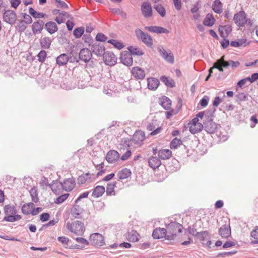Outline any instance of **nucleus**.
I'll return each instance as SVG.
<instances>
[{
    "label": "nucleus",
    "instance_id": "1",
    "mask_svg": "<svg viewBox=\"0 0 258 258\" xmlns=\"http://www.w3.org/2000/svg\"><path fill=\"white\" fill-rule=\"evenodd\" d=\"M201 117L204 128L208 133H214L217 128V124L213 121L214 114H198Z\"/></svg>",
    "mask_w": 258,
    "mask_h": 258
},
{
    "label": "nucleus",
    "instance_id": "2",
    "mask_svg": "<svg viewBox=\"0 0 258 258\" xmlns=\"http://www.w3.org/2000/svg\"><path fill=\"white\" fill-rule=\"evenodd\" d=\"M5 216L3 221L9 222L18 221L22 219V216L16 214L17 209L14 205H8L4 207Z\"/></svg>",
    "mask_w": 258,
    "mask_h": 258
},
{
    "label": "nucleus",
    "instance_id": "3",
    "mask_svg": "<svg viewBox=\"0 0 258 258\" xmlns=\"http://www.w3.org/2000/svg\"><path fill=\"white\" fill-rule=\"evenodd\" d=\"M183 228V226L177 222H171L166 226L167 235L166 236V239L173 240L177 236V233L182 232Z\"/></svg>",
    "mask_w": 258,
    "mask_h": 258
},
{
    "label": "nucleus",
    "instance_id": "4",
    "mask_svg": "<svg viewBox=\"0 0 258 258\" xmlns=\"http://www.w3.org/2000/svg\"><path fill=\"white\" fill-rule=\"evenodd\" d=\"M190 132L192 134H196L201 132L204 128V125L201 122V117L197 114L196 117L193 118L187 124Z\"/></svg>",
    "mask_w": 258,
    "mask_h": 258
},
{
    "label": "nucleus",
    "instance_id": "5",
    "mask_svg": "<svg viewBox=\"0 0 258 258\" xmlns=\"http://www.w3.org/2000/svg\"><path fill=\"white\" fill-rule=\"evenodd\" d=\"M67 228L71 232L78 235L83 234L85 230L84 223L79 221H74L72 223L68 222L67 223Z\"/></svg>",
    "mask_w": 258,
    "mask_h": 258
},
{
    "label": "nucleus",
    "instance_id": "6",
    "mask_svg": "<svg viewBox=\"0 0 258 258\" xmlns=\"http://www.w3.org/2000/svg\"><path fill=\"white\" fill-rule=\"evenodd\" d=\"M137 38L141 40L142 42L149 47L153 45V40L150 35L144 32L140 29H137L135 31Z\"/></svg>",
    "mask_w": 258,
    "mask_h": 258
},
{
    "label": "nucleus",
    "instance_id": "7",
    "mask_svg": "<svg viewBox=\"0 0 258 258\" xmlns=\"http://www.w3.org/2000/svg\"><path fill=\"white\" fill-rule=\"evenodd\" d=\"M233 20L235 24L239 27H243L247 22L246 14L243 11H240L234 15Z\"/></svg>",
    "mask_w": 258,
    "mask_h": 258
},
{
    "label": "nucleus",
    "instance_id": "8",
    "mask_svg": "<svg viewBox=\"0 0 258 258\" xmlns=\"http://www.w3.org/2000/svg\"><path fill=\"white\" fill-rule=\"evenodd\" d=\"M90 241L93 245L96 246H101L105 243L103 236L98 233L92 234L90 236Z\"/></svg>",
    "mask_w": 258,
    "mask_h": 258
},
{
    "label": "nucleus",
    "instance_id": "9",
    "mask_svg": "<svg viewBox=\"0 0 258 258\" xmlns=\"http://www.w3.org/2000/svg\"><path fill=\"white\" fill-rule=\"evenodd\" d=\"M196 237L202 241H207L206 243H205L206 246L210 247L212 242L210 240V234L209 231H203L201 232H197L196 234ZM203 244H205L204 243H203Z\"/></svg>",
    "mask_w": 258,
    "mask_h": 258
},
{
    "label": "nucleus",
    "instance_id": "10",
    "mask_svg": "<svg viewBox=\"0 0 258 258\" xmlns=\"http://www.w3.org/2000/svg\"><path fill=\"white\" fill-rule=\"evenodd\" d=\"M160 55L167 62L173 63L174 62V56L172 52L169 50L166 51L162 46H159L157 48Z\"/></svg>",
    "mask_w": 258,
    "mask_h": 258
},
{
    "label": "nucleus",
    "instance_id": "11",
    "mask_svg": "<svg viewBox=\"0 0 258 258\" xmlns=\"http://www.w3.org/2000/svg\"><path fill=\"white\" fill-rule=\"evenodd\" d=\"M103 58L105 63L110 66L115 65L117 61V57L110 51L105 52L103 55Z\"/></svg>",
    "mask_w": 258,
    "mask_h": 258
},
{
    "label": "nucleus",
    "instance_id": "12",
    "mask_svg": "<svg viewBox=\"0 0 258 258\" xmlns=\"http://www.w3.org/2000/svg\"><path fill=\"white\" fill-rule=\"evenodd\" d=\"M3 18L5 22L11 25H13L15 24L16 21L17 15L14 11L8 10L4 12Z\"/></svg>",
    "mask_w": 258,
    "mask_h": 258
},
{
    "label": "nucleus",
    "instance_id": "13",
    "mask_svg": "<svg viewBox=\"0 0 258 258\" xmlns=\"http://www.w3.org/2000/svg\"><path fill=\"white\" fill-rule=\"evenodd\" d=\"M61 187L66 191H71L74 188L76 182L73 178H69L63 180V182H60Z\"/></svg>",
    "mask_w": 258,
    "mask_h": 258
},
{
    "label": "nucleus",
    "instance_id": "14",
    "mask_svg": "<svg viewBox=\"0 0 258 258\" xmlns=\"http://www.w3.org/2000/svg\"><path fill=\"white\" fill-rule=\"evenodd\" d=\"M141 11L145 18H150L153 15V11L151 4L148 2H144L141 6Z\"/></svg>",
    "mask_w": 258,
    "mask_h": 258
},
{
    "label": "nucleus",
    "instance_id": "15",
    "mask_svg": "<svg viewBox=\"0 0 258 258\" xmlns=\"http://www.w3.org/2000/svg\"><path fill=\"white\" fill-rule=\"evenodd\" d=\"M167 235V228H155L152 233V236L154 239H161L165 238L166 239V236Z\"/></svg>",
    "mask_w": 258,
    "mask_h": 258
},
{
    "label": "nucleus",
    "instance_id": "16",
    "mask_svg": "<svg viewBox=\"0 0 258 258\" xmlns=\"http://www.w3.org/2000/svg\"><path fill=\"white\" fill-rule=\"evenodd\" d=\"M120 59L123 64L126 66H131L133 64V57L128 52L125 51L120 55Z\"/></svg>",
    "mask_w": 258,
    "mask_h": 258
},
{
    "label": "nucleus",
    "instance_id": "17",
    "mask_svg": "<svg viewBox=\"0 0 258 258\" xmlns=\"http://www.w3.org/2000/svg\"><path fill=\"white\" fill-rule=\"evenodd\" d=\"M219 234L223 238H228L231 236V231L230 223L222 225L219 229Z\"/></svg>",
    "mask_w": 258,
    "mask_h": 258
},
{
    "label": "nucleus",
    "instance_id": "18",
    "mask_svg": "<svg viewBox=\"0 0 258 258\" xmlns=\"http://www.w3.org/2000/svg\"><path fill=\"white\" fill-rule=\"evenodd\" d=\"M147 129L149 131H152L150 134V136H155L160 133L162 128L161 126H157L156 121L153 120L147 125Z\"/></svg>",
    "mask_w": 258,
    "mask_h": 258
},
{
    "label": "nucleus",
    "instance_id": "19",
    "mask_svg": "<svg viewBox=\"0 0 258 258\" xmlns=\"http://www.w3.org/2000/svg\"><path fill=\"white\" fill-rule=\"evenodd\" d=\"M119 158V153L115 150H110L105 157L106 161L109 163H114Z\"/></svg>",
    "mask_w": 258,
    "mask_h": 258
},
{
    "label": "nucleus",
    "instance_id": "20",
    "mask_svg": "<svg viewBox=\"0 0 258 258\" xmlns=\"http://www.w3.org/2000/svg\"><path fill=\"white\" fill-rule=\"evenodd\" d=\"M145 139V134L144 132L138 131L134 134L132 141L136 145H141Z\"/></svg>",
    "mask_w": 258,
    "mask_h": 258
},
{
    "label": "nucleus",
    "instance_id": "21",
    "mask_svg": "<svg viewBox=\"0 0 258 258\" xmlns=\"http://www.w3.org/2000/svg\"><path fill=\"white\" fill-rule=\"evenodd\" d=\"M91 49L92 52L98 56H102L105 53V47L98 43H95Z\"/></svg>",
    "mask_w": 258,
    "mask_h": 258
},
{
    "label": "nucleus",
    "instance_id": "22",
    "mask_svg": "<svg viewBox=\"0 0 258 258\" xmlns=\"http://www.w3.org/2000/svg\"><path fill=\"white\" fill-rule=\"evenodd\" d=\"M92 55V52L89 49L83 48L80 50L79 53V58L86 62L90 60Z\"/></svg>",
    "mask_w": 258,
    "mask_h": 258
},
{
    "label": "nucleus",
    "instance_id": "23",
    "mask_svg": "<svg viewBox=\"0 0 258 258\" xmlns=\"http://www.w3.org/2000/svg\"><path fill=\"white\" fill-rule=\"evenodd\" d=\"M132 75L137 79L142 80L145 77L144 71L138 67H134L132 69Z\"/></svg>",
    "mask_w": 258,
    "mask_h": 258
},
{
    "label": "nucleus",
    "instance_id": "24",
    "mask_svg": "<svg viewBox=\"0 0 258 258\" xmlns=\"http://www.w3.org/2000/svg\"><path fill=\"white\" fill-rule=\"evenodd\" d=\"M145 29L148 30L149 31L153 33L167 34L169 32V31L167 29H165L160 26H147L145 27Z\"/></svg>",
    "mask_w": 258,
    "mask_h": 258
},
{
    "label": "nucleus",
    "instance_id": "25",
    "mask_svg": "<svg viewBox=\"0 0 258 258\" xmlns=\"http://www.w3.org/2000/svg\"><path fill=\"white\" fill-rule=\"evenodd\" d=\"M84 210L79 205L76 204L74 205L71 210V214L75 218H81V214L83 213Z\"/></svg>",
    "mask_w": 258,
    "mask_h": 258
},
{
    "label": "nucleus",
    "instance_id": "26",
    "mask_svg": "<svg viewBox=\"0 0 258 258\" xmlns=\"http://www.w3.org/2000/svg\"><path fill=\"white\" fill-rule=\"evenodd\" d=\"M149 166L155 169L158 168L161 164L160 159L156 156H152L148 159Z\"/></svg>",
    "mask_w": 258,
    "mask_h": 258
},
{
    "label": "nucleus",
    "instance_id": "27",
    "mask_svg": "<svg viewBox=\"0 0 258 258\" xmlns=\"http://www.w3.org/2000/svg\"><path fill=\"white\" fill-rule=\"evenodd\" d=\"M132 174L130 169L126 168H123L119 171L117 173L118 180L126 179L131 176Z\"/></svg>",
    "mask_w": 258,
    "mask_h": 258
},
{
    "label": "nucleus",
    "instance_id": "28",
    "mask_svg": "<svg viewBox=\"0 0 258 258\" xmlns=\"http://www.w3.org/2000/svg\"><path fill=\"white\" fill-rule=\"evenodd\" d=\"M44 26V22L41 20H39L36 22H35L32 26V31L34 34L40 33L43 29Z\"/></svg>",
    "mask_w": 258,
    "mask_h": 258
},
{
    "label": "nucleus",
    "instance_id": "29",
    "mask_svg": "<svg viewBox=\"0 0 258 258\" xmlns=\"http://www.w3.org/2000/svg\"><path fill=\"white\" fill-rule=\"evenodd\" d=\"M171 155L172 152L169 149H161L158 152V156L160 160L168 159Z\"/></svg>",
    "mask_w": 258,
    "mask_h": 258
},
{
    "label": "nucleus",
    "instance_id": "30",
    "mask_svg": "<svg viewBox=\"0 0 258 258\" xmlns=\"http://www.w3.org/2000/svg\"><path fill=\"white\" fill-rule=\"evenodd\" d=\"M105 191V187L103 186L97 185L93 189L92 196L95 198H98L101 197Z\"/></svg>",
    "mask_w": 258,
    "mask_h": 258
},
{
    "label": "nucleus",
    "instance_id": "31",
    "mask_svg": "<svg viewBox=\"0 0 258 258\" xmlns=\"http://www.w3.org/2000/svg\"><path fill=\"white\" fill-rule=\"evenodd\" d=\"M148 87L150 90H155L159 85V81L155 78H148L147 80Z\"/></svg>",
    "mask_w": 258,
    "mask_h": 258
},
{
    "label": "nucleus",
    "instance_id": "32",
    "mask_svg": "<svg viewBox=\"0 0 258 258\" xmlns=\"http://www.w3.org/2000/svg\"><path fill=\"white\" fill-rule=\"evenodd\" d=\"M160 104L164 109L167 110H169L171 108V101L166 96H163L160 98Z\"/></svg>",
    "mask_w": 258,
    "mask_h": 258
},
{
    "label": "nucleus",
    "instance_id": "33",
    "mask_svg": "<svg viewBox=\"0 0 258 258\" xmlns=\"http://www.w3.org/2000/svg\"><path fill=\"white\" fill-rule=\"evenodd\" d=\"M219 31L220 36L222 38H225L231 33V28L228 26H220L219 27Z\"/></svg>",
    "mask_w": 258,
    "mask_h": 258
},
{
    "label": "nucleus",
    "instance_id": "34",
    "mask_svg": "<svg viewBox=\"0 0 258 258\" xmlns=\"http://www.w3.org/2000/svg\"><path fill=\"white\" fill-rule=\"evenodd\" d=\"M69 60V58L68 55L66 53H62L57 57L56 62L59 66H61L66 64Z\"/></svg>",
    "mask_w": 258,
    "mask_h": 258
},
{
    "label": "nucleus",
    "instance_id": "35",
    "mask_svg": "<svg viewBox=\"0 0 258 258\" xmlns=\"http://www.w3.org/2000/svg\"><path fill=\"white\" fill-rule=\"evenodd\" d=\"M117 181L110 182L107 184L106 194L107 196L115 195L114 188L116 186Z\"/></svg>",
    "mask_w": 258,
    "mask_h": 258
},
{
    "label": "nucleus",
    "instance_id": "36",
    "mask_svg": "<svg viewBox=\"0 0 258 258\" xmlns=\"http://www.w3.org/2000/svg\"><path fill=\"white\" fill-rule=\"evenodd\" d=\"M45 29L50 34H53L58 30L57 26L53 22H48L45 25Z\"/></svg>",
    "mask_w": 258,
    "mask_h": 258
},
{
    "label": "nucleus",
    "instance_id": "37",
    "mask_svg": "<svg viewBox=\"0 0 258 258\" xmlns=\"http://www.w3.org/2000/svg\"><path fill=\"white\" fill-rule=\"evenodd\" d=\"M34 207L35 205L33 203L24 204L22 207V212L25 215H29L31 214L32 210Z\"/></svg>",
    "mask_w": 258,
    "mask_h": 258
},
{
    "label": "nucleus",
    "instance_id": "38",
    "mask_svg": "<svg viewBox=\"0 0 258 258\" xmlns=\"http://www.w3.org/2000/svg\"><path fill=\"white\" fill-rule=\"evenodd\" d=\"M91 176L89 173L83 174L79 176L78 178V183L79 184H83L85 183L86 182H88L91 178Z\"/></svg>",
    "mask_w": 258,
    "mask_h": 258
},
{
    "label": "nucleus",
    "instance_id": "39",
    "mask_svg": "<svg viewBox=\"0 0 258 258\" xmlns=\"http://www.w3.org/2000/svg\"><path fill=\"white\" fill-rule=\"evenodd\" d=\"M215 21V19L213 17V15L211 14H208L206 15V18L203 21V24L205 26L211 27L214 24Z\"/></svg>",
    "mask_w": 258,
    "mask_h": 258
},
{
    "label": "nucleus",
    "instance_id": "40",
    "mask_svg": "<svg viewBox=\"0 0 258 258\" xmlns=\"http://www.w3.org/2000/svg\"><path fill=\"white\" fill-rule=\"evenodd\" d=\"M212 7L215 13L221 14L222 12V4L219 0H215L212 5Z\"/></svg>",
    "mask_w": 258,
    "mask_h": 258
},
{
    "label": "nucleus",
    "instance_id": "41",
    "mask_svg": "<svg viewBox=\"0 0 258 258\" xmlns=\"http://www.w3.org/2000/svg\"><path fill=\"white\" fill-rule=\"evenodd\" d=\"M128 50L130 51V53L131 55H135L137 56H141L144 54V52L139 48L134 47L132 46H129L127 48Z\"/></svg>",
    "mask_w": 258,
    "mask_h": 258
},
{
    "label": "nucleus",
    "instance_id": "42",
    "mask_svg": "<svg viewBox=\"0 0 258 258\" xmlns=\"http://www.w3.org/2000/svg\"><path fill=\"white\" fill-rule=\"evenodd\" d=\"M139 234L135 230H133L128 233V239L130 241L137 242L139 240Z\"/></svg>",
    "mask_w": 258,
    "mask_h": 258
},
{
    "label": "nucleus",
    "instance_id": "43",
    "mask_svg": "<svg viewBox=\"0 0 258 258\" xmlns=\"http://www.w3.org/2000/svg\"><path fill=\"white\" fill-rule=\"evenodd\" d=\"M51 43V40L49 37H45L41 39L40 45L41 47L45 49H48L50 47Z\"/></svg>",
    "mask_w": 258,
    "mask_h": 258
},
{
    "label": "nucleus",
    "instance_id": "44",
    "mask_svg": "<svg viewBox=\"0 0 258 258\" xmlns=\"http://www.w3.org/2000/svg\"><path fill=\"white\" fill-rule=\"evenodd\" d=\"M49 186L55 194H57L59 191L60 188H61L60 182L57 180H53L51 184H49Z\"/></svg>",
    "mask_w": 258,
    "mask_h": 258
},
{
    "label": "nucleus",
    "instance_id": "45",
    "mask_svg": "<svg viewBox=\"0 0 258 258\" xmlns=\"http://www.w3.org/2000/svg\"><path fill=\"white\" fill-rule=\"evenodd\" d=\"M32 201L35 203H37L39 201V198L38 196V191L36 187H33L29 191Z\"/></svg>",
    "mask_w": 258,
    "mask_h": 258
},
{
    "label": "nucleus",
    "instance_id": "46",
    "mask_svg": "<svg viewBox=\"0 0 258 258\" xmlns=\"http://www.w3.org/2000/svg\"><path fill=\"white\" fill-rule=\"evenodd\" d=\"M182 144V141L177 138H174L170 142V147L171 149H176Z\"/></svg>",
    "mask_w": 258,
    "mask_h": 258
},
{
    "label": "nucleus",
    "instance_id": "47",
    "mask_svg": "<svg viewBox=\"0 0 258 258\" xmlns=\"http://www.w3.org/2000/svg\"><path fill=\"white\" fill-rule=\"evenodd\" d=\"M95 166L96 169L98 170V172L97 173V176H101L103 174H104L106 169L104 168V165L103 162H101L100 164H94Z\"/></svg>",
    "mask_w": 258,
    "mask_h": 258
},
{
    "label": "nucleus",
    "instance_id": "48",
    "mask_svg": "<svg viewBox=\"0 0 258 258\" xmlns=\"http://www.w3.org/2000/svg\"><path fill=\"white\" fill-rule=\"evenodd\" d=\"M30 14L35 18H42L44 17L45 14L42 13H39L34 10L32 8L29 9Z\"/></svg>",
    "mask_w": 258,
    "mask_h": 258
},
{
    "label": "nucleus",
    "instance_id": "49",
    "mask_svg": "<svg viewBox=\"0 0 258 258\" xmlns=\"http://www.w3.org/2000/svg\"><path fill=\"white\" fill-rule=\"evenodd\" d=\"M154 9L162 17H165L166 15V10L162 5L157 4L154 6Z\"/></svg>",
    "mask_w": 258,
    "mask_h": 258
},
{
    "label": "nucleus",
    "instance_id": "50",
    "mask_svg": "<svg viewBox=\"0 0 258 258\" xmlns=\"http://www.w3.org/2000/svg\"><path fill=\"white\" fill-rule=\"evenodd\" d=\"M160 80L168 87L172 88L175 86L174 82L172 80H169L165 76H162L160 78Z\"/></svg>",
    "mask_w": 258,
    "mask_h": 258
},
{
    "label": "nucleus",
    "instance_id": "51",
    "mask_svg": "<svg viewBox=\"0 0 258 258\" xmlns=\"http://www.w3.org/2000/svg\"><path fill=\"white\" fill-rule=\"evenodd\" d=\"M108 43L112 44L115 48L118 49H121L124 46L121 42L114 39L108 40Z\"/></svg>",
    "mask_w": 258,
    "mask_h": 258
},
{
    "label": "nucleus",
    "instance_id": "52",
    "mask_svg": "<svg viewBox=\"0 0 258 258\" xmlns=\"http://www.w3.org/2000/svg\"><path fill=\"white\" fill-rule=\"evenodd\" d=\"M47 54L45 50H41L39 53L37 54V58L38 60L43 63L45 60V59L46 58Z\"/></svg>",
    "mask_w": 258,
    "mask_h": 258
},
{
    "label": "nucleus",
    "instance_id": "53",
    "mask_svg": "<svg viewBox=\"0 0 258 258\" xmlns=\"http://www.w3.org/2000/svg\"><path fill=\"white\" fill-rule=\"evenodd\" d=\"M84 32V28L83 27H79L75 29L73 32V34L76 38L81 37Z\"/></svg>",
    "mask_w": 258,
    "mask_h": 258
},
{
    "label": "nucleus",
    "instance_id": "54",
    "mask_svg": "<svg viewBox=\"0 0 258 258\" xmlns=\"http://www.w3.org/2000/svg\"><path fill=\"white\" fill-rule=\"evenodd\" d=\"M251 236L255 239L252 243L253 244L258 243V227L251 231Z\"/></svg>",
    "mask_w": 258,
    "mask_h": 258
},
{
    "label": "nucleus",
    "instance_id": "55",
    "mask_svg": "<svg viewBox=\"0 0 258 258\" xmlns=\"http://www.w3.org/2000/svg\"><path fill=\"white\" fill-rule=\"evenodd\" d=\"M69 194H65L62 195L60 196H59L55 201V203L59 204L63 203L64 201H66L69 197Z\"/></svg>",
    "mask_w": 258,
    "mask_h": 258
},
{
    "label": "nucleus",
    "instance_id": "56",
    "mask_svg": "<svg viewBox=\"0 0 258 258\" xmlns=\"http://www.w3.org/2000/svg\"><path fill=\"white\" fill-rule=\"evenodd\" d=\"M196 227V225L193 224L192 225L189 226L188 228L186 229V230L188 232V233L195 237H196V234L197 232Z\"/></svg>",
    "mask_w": 258,
    "mask_h": 258
},
{
    "label": "nucleus",
    "instance_id": "57",
    "mask_svg": "<svg viewBox=\"0 0 258 258\" xmlns=\"http://www.w3.org/2000/svg\"><path fill=\"white\" fill-rule=\"evenodd\" d=\"M28 24L26 22H24L23 21H21L19 22L17 25L18 29L20 32L24 31L27 28V25Z\"/></svg>",
    "mask_w": 258,
    "mask_h": 258
},
{
    "label": "nucleus",
    "instance_id": "58",
    "mask_svg": "<svg viewBox=\"0 0 258 258\" xmlns=\"http://www.w3.org/2000/svg\"><path fill=\"white\" fill-rule=\"evenodd\" d=\"M39 184L43 188H45L48 186H49V185L47 178L45 177H43L41 178Z\"/></svg>",
    "mask_w": 258,
    "mask_h": 258
},
{
    "label": "nucleus",
    "instance_id": "59",
    "mask_svg": "<svg viewBox=\"0 0 258 258\" xmlns=\"http://www.w3.org/2000/svg\"><path fill=\"white\" fill-rule=\"evenodd\" d=\"M96 39L97 41L104 42L107 39V37L102 33H98L96 36Z\"/></svg>",
    "mask_w": 258,
    "mask_h": 258
},
{
    "label": "nucleus",
    "instance_id": "60",
    "mask_svg": "<svg viewBox=\"0 0 258 258\" xmlns=\"http://www.w3.org/2000/svg\"><path fill=\"white\" fill-rule=\"evenodd\" d=\"M175 8L177 11H180L182 7L181 0H173Z\"/></svg>",
    "mask_w": 258,
    "mask_h": 258
},
{
    "label": "nucleus",
    "instance_id": "61",
    "mask_svg": "<svg viewBox=\"0 0 258 258\" xmlns=\"http://www.w3.org/2000/svg\"><path fill=\"white\" fill-rule=\"evenodd\" d=\"M49 218V214L47 213H43L40 215V220L43 222L48 221Z\"/></svg>",
    "mask_w": 258,
    "mask_h": 258
},
{
    "label": "nucleus",
    "instance_id": "62",
    "mask_svg": "<svg viewBox=\"0 0 258 258\" xmlns=\"http://www.w3.org/2000/svg\"><path fill=\"white\" fill-rule=\"evenodd\" d=\"M132 152L131 150H128L126 152L123 154L120 157V159L122 161H125L128 159V158L131 156Z\"/></svg>",
    "mask_w": 258,
    "mask_h": 258
},
{
    "label": "nucleus",
    "instance_id": "63",
    "mask_svg": "<svg viewBox=\"0 0 258 258\" xmlns=\"http://www.w3.org/2000/svg\"><path fill=\"white\" fill-rule=\"evenodd\" d=\"M57 240L59 242L64 245L67 244L69 241V239L65 236L58 237L57 238Z\"/></svg>",
    "mask_w": 258,
    "mask_h": 258
},
{
    "label": "nucleus",
    "instance_id": "64",
    "mask_svg": "<svg viewBox=\"0 0 258 258\" xmlns=\"http://www.w3.org/2000/svg\"><path fill=\"white\" fill-rule=\"evenodd\" d=\"M237 244L236 242L226 241L223 245V248H227L232 246H234Z\"/></svg>",
    "mask_w": 258,
    "mask_h": 258
}]
</instances>
